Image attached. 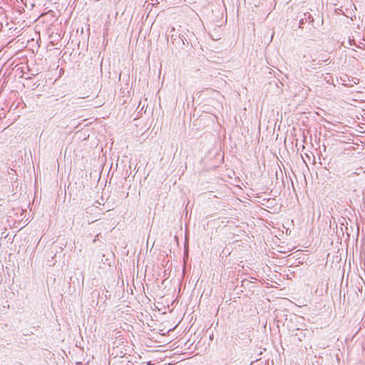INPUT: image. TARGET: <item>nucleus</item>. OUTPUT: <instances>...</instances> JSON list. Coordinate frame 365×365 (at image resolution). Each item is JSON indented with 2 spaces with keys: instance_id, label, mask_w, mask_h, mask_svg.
<instances>
[{
  "instance_id": "1",
  "label": "nucleus",
  "mask_w": 365,
  "mask_h": 365,
  "mask_svg": "<svg viewBox=\"0 0 365 365\" xmlns=\"http://www.w3.org/2000/svg\"><path fill=\"white\" fill-rule=\"evenodd\" d=\"M314 22V18L313 16L311 15L310 13L307 12V13H304V17L302 18L300 20H299V26L300 28H302L303 27V25L305 24L306 23H309V24H311V23H313Z\"/></svg>"
},
{
  "instance_id": "2",
  "label": "nucleus",
  "mask_w": 365,
  "mask_h": 365,
  "mask_svg": "<svg viewBox=\"0 0 365 365\" xmlns=\"http://www.w3.org/2000/svg\"><path fill=\"white\" fill-rule=\"evenodd\" d=\"M169 39L172 43H175L176 42L178 45L181 43L185 44L181 36H178L174 34H169L168 40Z\"/></svg>"
},
{
  "instance_id": "3",
  "label": "nucleus",
  "mask_w": 365,
  "mask_h": 365,
  "mask_svg": "<svg viewBox=\"0 0 365 365\" xmlns=\"http://www.w3.org/2000/svg\"><path fill=\"white\" fill-rule=\"evenodd\" d=\"M8 236V233L6 232V230L1 233V238H6Z\"/></svg>"
},
{
  "instance_id": "4",
  "label": "nucleus",
  "mask_w": 365,
  "mask_h": 365,
  "mask_svg": "<svg viewBox=\"0 0 365 365\" xmlns=\"http://www.w3.org/2000/svg\"><path fill=\"white\" fill-rule=\"evenodd\" d=\"M76 365H88V364L87 363V364H84L81 361H77V362H76Z\"/></svg>"
},
{
  "instance_id": "5",
  "label": "nucleus",
  "mask_w": 365,
  "mask_h": 365,
  "mask_svg": "<svg viewBox=\"0 0 365 365\" xmlns=\"http://www.w3.org/2000/svg\"><path fill=\"white\" fill-rule=\"evenodd\" d=\"M304 58H306V62H307V61L309 59V57H308L307 55H304Z\"/></svg>"
},
{
  "instance_id": "6",
  "label": "nucleus",
  "mask_w": 365,
  "mask_h": 365,
  "mask_svg": "<svg viewBox=\"0 0 365 365\" xmlns=\"http://www.w3.org/2000/svg\"><path fill=\"white\" fill-rule=\"evenodd\" d=\"M309 57H310L311 60H312L313 62H314V61H316L315 59H314V58H313V57H312V55L309 54Z\"/></svg>"
},
{
  "instance_id": "7",
  "label": "nucleus",
  "mask_w": 365,
  "mask_h": 365,
  "mask_svg": "<svg viewBox=\"0 0 365 365\" xmlns=\"http://www.w3.org/2000/svg\"><path fill=\"white\" fill-rule=\"evenodd\" d=\"M98 237V235H96L95 237V239L93 240V242H95L97 240V238Z\"/></svg>"
},
{
  "instance_id": "8",
  "label": "nucleus",
  "mask_w": 365,
  "mask_h": 365,
  "mask_svg": "<svg viewBox=\"0 0 365 365\" xmlns=\"http://www.w3.org/2000/svg\"><path fill=\"white\" fill-rule=\"evenodd\" d=\"M175 29H174V28H173V29H171V31H170V33L175 32Z\"/></svg>"
},
{
  "instance_id": "9",
  "label": "nucleus",
  "mask_w": 365,
  "mask_h": 365,
  "mask_svg": "<svg viewBox=\"0 0 365 365\" xmlns=\"http://www.w3.org/2000/svg\"><path fill=\"white\" fill-rule=\"evenodd\" d=\"M327 61H329V58H327V60H324V62H327Z\"/></svg>"
},
{
  "instance_id": "10",
  "label": "nucleus",
  "mask_w": 365,
  "mask_h": 365,
  "mask_svg": "<svg viewBox=\"0 0 365 365\" xmlns=\"http://www.w3.org/2000/svg\"><path fill=\"white\" fill-rule=\"evenodd\" d=\"M327 61H329V58H327V60H324V62H327Z\"/></svg>"
}]
</instances>
